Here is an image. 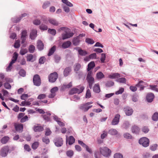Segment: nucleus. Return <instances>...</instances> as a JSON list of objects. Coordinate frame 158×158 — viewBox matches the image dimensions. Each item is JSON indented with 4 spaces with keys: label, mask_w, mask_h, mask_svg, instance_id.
<instances>
[{
    "label": "nucleus",
    "mask_w": 158,
    "mask_h": 158,
    "mask_svg": "<svg viewBox=\"0 0 158 158\" xmlns=\"http://www.w3.org/2000/svg\"><path fill=\"white\" fill-rule=\"evenodd\" d=\"M93 76V73L92 71H89L86 78L89 87L90 89H92L93 84L94 83V79Z\"/></svg>",
    "instance_id": "nucleus-1"
},
{
    "label": "nucleus",
    "mask_w": 158,
    "mask_h": 158,
    "mask_svg": "<svg viewBox=\"0 0 158 158\" xmlns=\"http://www.w3.org/2000/svg\"><path fill=\"white\" fill-rule=\"evenodd\" d=\"M99 151L101 154L105 157H108L110 156L111 151L107 147H100Z\"/></svg>",
    "instance_id": "nucleus-2"
},
{
    "label": "nucleus",
    "mask_w": 158,
    "mask_h": 158,
    "mask_svg": "<svg viewBox=\"0 0 158 158\" xmlns=\"http://www.w3.org/2000/svg\"><path fill=\"white\" fill-rule=\"evenodd\" d=\"M85 34H79L78 36L76 37H74L72 40L73 44L75 46L79 45L81 42L80 39L83 37L85 36Z\"/></svg>",
    "instance_id": "nucleus-3"
},
{
    "label": "nucleus",
    "mask_w": 158,
    "mask_h": 158,
    "mask_svg": "<svg viewBox=\"0 0 158 158\" xmlns=\"http://www.w3.org/2000/svg\"><path fill=\"white\" fill-rule=\"evenodd\" d=\"M84 88V86L79 85L77 86V88H73L70 91L69 94H73L75 93L79 94L83 92Z\"/></svg>",
    "instance_id": "nucleus-4"
},
{
    "label": "nucleus",
    "mask_w": 158,
    "mask_h": 158,
    "mask_svg": "<svg viewBox=\"0 0 158 158\" xmlns=\"http://www.w3.org/2000/svg\"><path fill=\"white\" fill-rule=\"evenodd\" d=\"M139 143L140 144L142 145L144 147H146L149 146V140L147 138L144 137L139 139Z\"/></svg>",
    "instance_id": "nucleus-5"
},
{
    "label": "nucleus",
    "mask_w": 158,
    "mask_h": 158,
    "mask_svg": "<svg viewBox=\"0 0 158 158\" xmlns=\"http://www.w3.org/2000/svg\"><path fill=\"white\" fill-rule=\"evenodd\" d=\"M33 81L34 85L36 86H39L41 85V79L38 74H35L33 76Z\"/></svg>",
    "instance_id": "nucleus-6"
},
{
    "label": "nucleus",
    "mask_w": 158,
    "mask_h": 158,
    "mask_svg": "<svg viewBox=\"0 0 158 158\" xmlns=\"http://www.w3.org/2000/svg\"><path fill=\"white\" fill-rule=\"evenodd\" d=\"M58 77V74L56 72L51 73L48 77L49 81L52 83L55 82L57 79Z\"/></svg>",
    "instance_id": "nucleus-7"
},
{
    "label": "nucleus",
    "mask_w": 158,
    "mask_h": 158,
    "mask_svg": "<svg viewBox=\"0 0 158 158\" xmlns=\"http://www.w3.org/2000/svg\"><path fill=\"white\" fill-rule=\"evenodd\" d=\"M55 145L57 147L61 146L63 143V141L62 138L60 137H57L53 140Z\"/></svg>",
    "instance_id": "nucleus-8"
},
{
    "label": "nucleus",
    "mask_w": 158,
    "mask_h": 158,
    "mask_svg": "<svg viewBox=\"0 0 158 158\" xmlns=\"http://www.w3.org/2000/svg\"><path fill=\"white\" fill-rule=\"evenodd\" d=\"M9 150L8 146H5L1 149L0 151V155L2 157H5L7 155Z\"/></svg>",
    "instance_id": "nucleus-9"
},
{
    "label": "nucleus",
    "mask_w": 158,
    "mask_h": 158,
    "mask_svg": "<svg viewBox=\"0 0 158 158\" xmlns=\"http://www.w3.org/2000/svg\"><path fill=\"white\" fill-rule=\"evenodd\" d=\"M58 90L57 87L55 86L52 88L50 90L51 94H49L48 97L50 98H52L54 97L56 95V92Z\"/></svg>",
    "instance_id": "nucleus-10"
},
{
    "label": "nucleus",
    "mask_w": 158,
    "mask_h": 158,
    "mask_svg": "<svg viewBox=\"0 0 158 158\" xmlns=\"http://www.w3.org/2000/svg\"><path fill=\"white\" fill-rule=\"evenodd\" d=\"M120 116L119 114H116L111 122V124L113 125H115L118 124Z\"/></svg>",
    "instance_id": "nucleus-11"
},
{
    "label": "nucleus",
    "mask_w": 158,
    "mask_h": 158,
    "mask_svg": "<svg viewBox=\"0 0 158 158\" xmlns=\"http://www.w3.org/2000/svg\"><path fill=\"white\" fill-rule=\"evenodd\" d=\"M123 110L127 116L131 115L133 112V109L130 107L126 106L123 108Z\"/></svg>",
    "instance_id": "nucleus-12"
},
{
    "label": "nucleus",
    "mask_w": 158,
    "mask_h": 158,
    "mask_svg": "<svg viewBox=\"0 0 158 158\" xmlns=\"http://www.w3.org/2000/svg\"><path fill=\"white\" fill-rule=\"evenodd\" d=\"M14 126L15 130L17 132H21L23 131V125L21 123H15Z\"/></svg>",
    "instance_id": "nucleus-13"
},
{
    "label": "nucleus",
    "mask_w": 158,
    "mask_h": 158,
    "mask_svg": "<svg viewBox=\"0 0 158 158\" xmlns=\"http://www.w3.org/2000/svg\"><path fill=\"white\" fill-rule=\"evenodd\" d=\"M92 107V105L89 106L86 103H85L81 105L79 108L81 110L85 112L88 111L89 109Z\"/></svg>",
    "instance_id": "nucleus-14"
},
{
    "label": "nucleus",
    "mask_w": 158,
    "mask_h": 158,
    "mask_svg": "<svg viewBox=\"0 0 158 158\" xmlns=\"http://www.w3.org/2000/svg\"><path fill=\"white\" fill-rule=\"evenodd\" d=\"M27 32L26 30H23L21 33V43L23 44L26 40V37L27 36Z\"/></svg>",
    "instance_id": "nucleus-15"
},
{
    "label": "nucleus",
    "mask_w": 158,
    "mask_h": 158,
    "mask_svg": "<svg viewBox=\"0 0 158 158\" xmlns=\"http://www.w3.org/2000/svg\"><path fill=\"white\" fill-rule=\"evenodd\" d=\"M74 34L72 32L69 33L66 32L62 35V38L63 40L72 37L73 35Z\"/></svg>",
    "instance_id": "nucleus-16"
},
{
    "label": "nucleus",
    "mask_w": 158,
    "mask_h": 158,
    "mask_svg": "<svg viewBox=\"0 0 158 158\" xmlns=\"http://www.w3.org/2000/svg\"><path fill=\"white\" fill-rule=\"evenodd\" d=\"M154 97V94L152 93H150L147 94L146 96V98L148 102H150L153 101Z\"/></svg>",
    "instance_id": "nucleus-17"
},
{
    "label": "nucleus",
    "mask_w": 158,
    "mask_h": 158,
    "mask_svg": "<svg viewBox=\"0 0 158 158\" xmlns=\"http://www.w3.org/2000/svg\"><path fill=\"white\" fill-rule=\"evenodd\" d=\"M48 21L50 24L54 26H57L59 24L58 22L56 19L53 18H49Z\"/></svg>",
    "instance_id": "nucleus-18"
},
{
    "label": "nucleus",
    "mask_w": 158,
    "mask_h": 158,
    "mask_svg": "<svg viewBox=\"0 0 158 158\" xmlns=\"http://www.w3.org/2000/svg\"><path fill=\"white\" fill-rule=\"evenodd\" d=\"M130 126V123L127 121H124L121 126L123 129L126 130L128 129Z\"/></svg>",
    "instance_id": "nucleus-19"
},
{
    "label": "nucleus",
    "mask_w": 158,
    "mask_h": 158,
    "mask_svg": "<svg viewBox=\"0 0 158 158\" xmlns=\"http://www.w3.org/2000/svg\"><path fill=\"white\" fill-rule=\"evenodd\" d=\"M37 31V30L33 29L32 30L30 35V37L31 40H34L36 37Z\"/></svg>",
    "instance_id": "nucleus-20"
},
{
    "label": "nucleus",
    "mask_w": 158,
    "mask_h": 158,
    "mask_svg": "<svg viewBox=\"0 0 158 158\" xmlns=\"http://www.w3.org/2000/svg\"><path fill=\"white\" fill-rule=\"evenodd\" d=\"M28 15L29 14H28L23 13L21 15L20 17L16 19V20H14V19H12V21L14 23H17L20 21L23 17L26 16H28Z\"/></svg>",
    "instance_id": "nucleus-21"
},
{
    "label": "nucleus",
    "mask_w": 158,
    "mask_h": 158,
    "mask_svg": "<svg viewBox=\"0 0 158 158\" xmlns=\"http://www.w3.org/2000/svg\"><path fill=\"white\" fill-rule=\"evenodd\" d=\"M71 45V42L69 41H67L63 43L62 45V47L63 48L65 49L69 48Z\"/></svg>",
    "instance_id": "nucleus-22"
},
{
    "label": "nucleus",
    "mask_w": 158,
    "mask_h": 158,
    "mask_svg": "<svg viewBox=\"0 0 158 158\" xmlns=\"http://www.w3.org/2000/svg\"><path fill=\"white\" fill-rule=\"evenodd\" d=\"M109 78L111 79L118 78L121 77L120 74L118 73H113L109 75Z\"/></svg>",
    "instance_id": "nucleus-23"
},
{
    "label": "nucleus",
    "mask_w": 158,
    "mask_h": 158,
    "mask_svg": "<svg viewBox=\"0 0 158 158\" xmlns=\"http://www.w3.org/2000/svg\"><path fill=\"white\" fill-rule=\"evenodd\" d=\"M71 71V69L70 67H66L64 71L63 74L64 76H68Z\"/></svg>",
    "instance_id": "nucleus-24"
},
{
    "label": "nucleus",
    "mask_w": 158,
    "mask_h": 158,
    "mask_svg": "<svg viewBox=\"0 0 158 158\" xmlns=\"http://www.w3.org/2000/svg\"><path fill=\"white\" fill-rule=\"evenodd\" d=\"M140 130V128L136 126H133L131 128L132 132L136 134H138Z\"/></svg>",
    "instance_id": "nucleus-25"
},
{
    "label": "nucleus",
    "mask_w": 158,
    "mask_h": 158,
    "mask_svg": "<svg viewBox=\"0 0 158 158\" xmlns=\"http://www.w3.org/2000/svg\"><path fill=\"white\" fill-rule=\"evenodd\" d=\"M75 141V139L72 136H70L69 139L66 137V142L67 143L69 141V145L73 144L74 143Z\"/></svg>",
    "instance_id": "nucleus-26"
},
{
    "label": "nucleus",
    "mask_w": 158,
    "mask_h": 158,
    "mask_svg": "<svg viewBox=\"0 0 158 158\" xmlns=\"http://www.w3.org/2000/svg\"><path fill=\"white\" fill-rule=\"evenodd\" d=\"M93 91L97 93L100 92V89L99 85L98 84H96L94 85L93 88Z\"/></svg>",
    "instance_id": "nucleus-27"
},
{
    "label": "nucleus",
    "mask_w": 158,
    "mask_h": 158,
    "mask_svg": "<svg viewBox=\"0 0 158 158\" xmlns=\"http://www.w3.org/2000/svg\"><path fill=\"white\" fill-rule=\"evenodd\" d=\"M37 44V48L39 50L41 51L43 49L44 45L42 41L40 40H38Z\"/></svg>",
    "instance_id": "nucleus-28"
},
{
    "label": "nucleus",
    "mask_w": 158,
    "mask_h": 158,
    "mask_svg": "<svg viewBox=\"0 0 158 158\" xmlns=\"http://www.w3.org/2000/svg\"><path fill=\"white\" fill-rule=\"evenodd\" d=\"M27 61H28L33 62L35 60V57H34L31 54H29L27 55Z\"/></svg>",
    "instance_id": "nucleus-29"
},
{
    "label": "nucleus",
    "mask_w": 158,
    "mask_h": 158,
    "mask_svg": "<svg viewBox=\"0 0 158 158\" xmlns=\"http://www.w3.org/2000/svg\"><path fill=\"white\" fill-rule=\"evenodd\" d=\"M95 66L94 62V61H91L90 62L88 65L87 70L88 71H91L90 70L93 69Z\"/></svg>",
    "instance_id": "nucleus-30"
},
{
    "label": "nucleus",
    "mask_w": 158,
    "mask_h": 158,
    "mask_svg": "<svg viewBox=\"0 0 158 158\" xmlns=\"http://www.w3.org/2000/svg\"><path fill=\"white\" fill-rule=\"evenodd\" d=\"M10 139L8 136H5L2 137L1 140V143L3 144H6Z\"/></svg>",
    "instance_id": "nucleus-31"
},
{
    "label": "nucleus",
    "mask_w": 158,
    "mask_h": 158,
    "mask_svg": "<svg viewBox=\"0 0 158 158\" xmlns=\"http://www.w3.org/2000/svg\"><path fill=\"white\" fill-rule=\"evenodd\" d=\"M56 47L55 46H53L49 50L48 55L49 56L52 55L56 50Z\"/></svg>",
    "instance_id": "nucleus-32"
},
{
    "label": "nucleus",
    "mask_w": 158,
    "mask_h": 158,
    "mask_svg": "<svg viewBox=\"0 0 158 158\" xmlns=\"http://www.w3.org/2000/svg\"><path fill=\"white\" fill-rule=\"evenodd\" d=\"M81 68V65L78 63L75 64L74 66V70L76 72L78 71Z\"/></svg>",
    "instance_id": "nucleus-33"
},
{
    "label": "nucleus",
    "mask_w": 158,
    "mask_h": 158,
    "mask_svg": "<svg viewBox=\"0 0 158 158\" xmlns=\"http://www.w3.org/2000/svg\"><path fill=\"white\" fill-rule=\"evenodd\" d=\"M34 130L35 132L41 131L43 130V128L41 126H35L34 128Z\"/></svg>",
    "instance_id": "nucleus-34"
},
{
    "label": "nucleus",
    "mask_w": 158,
    "mask_h": 158,
    "mask_svg": "<svg viewBox=\"0 0 158 158\" xmlns=\"http://www.w3.org/2000/svg\"><path fill=\"white\" fill-rule=\"evenodd\" d=\"M117 133V131L115 129H111L108 131V133L112 135H116Z\"/></svg>",
    "instance_id": "nucleus-35"
},
{
    "label": "nucleus",
    "mask_w": 158,
    "mask_h": 158,
    "mask_svg": "<svg viewBox=\"0 0 158 158\" xmlns=\"http://www.w3.org/2000/svg\"><path fill=\"white\" fill-rule=\"evenodd\" d=\"M152 120L154 121H157L158 120V113L155 112L152 116Z\"/></svg>",
    "instance_id": "nucleus-36"
},
{
    "label": "nucleus",
    "mask_w": 158,
    "mask_h": 158,
    "mask_svg": "<svg viewBox=\"0 0 158 158\" xmlns=\"http://www.w3.org/2000/svg\"><path fill=\"white\" fill-rule=\"evenodd\" d=\"M61 1L63 3L66 4L67 6L72 7L73 4L68 0H62Z\"/></svg>",
    "instance_id": "nucleus-37"
},
{
    "label": "nucleus",
    "mask_w": 158,
    "mask_h": 158,
    "mask_svg": "<svg viewBox=\"0 0 158 158\" xmlns=\"http://www.w3.org/2000/svg\"><path fill=\"white\" fill-rule=\"evenodd\" d=\"M50 5V2L49 1H46L44 2L42 7L44 9H45L48 7Z\"/></svg>",
    "instance_id": "nucleus-38"
},
{
    "label": "nucleus",
    "mask_w": 158,
    "mask_h": 158,
    "mask_svg": "<svg viewBox=\"0 0 158 158\" xmlns=\"http://www.w3.org/2000/svg\"><path fill=\"white\" fill-rule=\"evenodd\" d=\"M96 76L98 79H100L104 78V75L102 72H100L97 73Z\"/></svg>",
    "instance_id": "nucleus-39"
},
{
    "label": "nucleus",
    "mask_w": 158,
    "mask_h": 158,
    "mask_svg": "<svg viewBox=\"0 0 158 158\" xmlns=\"http://www.w3.org/2000/svg\"><path fill=\"white\" fill-rule=\"evenodd\" d=\"M116 81L121 83H126V79L124 77H122L119 78L117 79Z\"/></svg>",
    "instance_id": "nucleus-40"
},
{
    "label": "nucleus",
    "mask_w": 158,
    "mask_h": 158,
    "mask_svg": "<svg viewBox=\"0 0 158 158\" xmlns=\"http://www.w3.org/2000/svg\"><path fill=\"white\" fill-rule=\"evenodd\" d=\"M85 41L87 43L91 44H93L94 43V41L93 39L89 38H86Z\"/></svg>",
    "instance_id": "nucleus-41"
},
{
    "label": "nucleus",
    "mask_w": 158,
    "mask_h": 158,
    "mask_svg": "<svg viewBox=\"0 0 158 158\" xmlns=\"http://www.w3.org/2000/svg\"><path fill=\"white\" fill-rule=\"evenodd\" d=\"M114 82L111 81H107L105 84L106 86L107 87H110L114 85Z\"/></svg>",
    "instance_id": "nucleus-42"
},
{
    "label": "nucleus",
    "mask_w": 158,
    "mask_h": 158,
    "mask_svg": "<svg viewBox=\"0 0 158 158\" xmlns=\"http://www.w3.org/2000/svg\"><path fill=\"white\" fill-rule=\"evenodd\" d=\"M28 49L30 53H33L35 51V47L32 45H31L29 46Z\"/></svg>",
    "instance_id": "nucleus-43"
},
{
    "label": "nucleus",
    "mask_w": 158,
    "mask_h": 158,
    "mask_svg": "<svg viewBox=\"0 0 158 158\" xmlns=\"http://www.w3.org/2000/svg\"><path fill=\"white\" fill-rule=\"evenodd\" d=\"M158 145L156 144H154L150 146V148L152 151H155L157 149Z\"/></svg>",
    "instance_id": "nucleus-44"
},
{
    "label": "nucleus",
    "mask_w": 158,
    "mask_h": 158,
    "mask_svg": "<svg viewBox=\"0 0 158 158\" xmlns=\"http://www.w3.org/2000/svg\"><path fill=\"white\" fill-rule=\"evenodd\" d=\"M78 53L81 56H85L87 54V52L86 51L81 49V50H79Z\"/></svg>",
    "instance_id": "nucleus-45"
},
{
    "label": "nucleus",
    "mask_w": 158,
    "mask_h": 158,
    "mask_svg": "<svg viewBox=\"0 0 158 158\" xmlns=\"http://www.w3.org/2000/svg\"><path fill=\"white\" fill-rule=\"evenodd\" d=\"M145 83H146L143 81L141 80L139 81L138 83L136 85V86L138 87H140Z\"/></svg>",
    "instance_id": "nucleus-46"
},
{
    "label": "nucleus",
    "mask_w": 158,
    "mask_h": 158,
    "mask_svg": "<svg viewBox=\"0 0 158 158\" xmlns=\"http://www.w3.org/2000/svg\"><path fill=\"white\" fill-rule=\"evenodd\" d=\"M48 32L53 35H55L56 33V30L53 29H51L49 28L48 30Z\"/></svg>",
    "instance_id": "nucleus-47"
},
{
    "label": "nucleus",
    "mask_w": 158,
    "mask_h": 158,
    "mask_svg": "<svg viewBox=\"0 0 158 158\" xmlns=\"http://www.w3.org/2000/svg\"><path fill=\"white\" fill-rule=\"evenodd\" d=\"M124 137L127 139H131L132 138L131 135L128 133H126L123 135Z\"/></svg>",
    "instance_id": "nucleus-48"
},
{
    "label": "nucleus",
    "mask_w": 158,
    "mask_h": 158,
    "mask_svg": "<svg viewBox=\"0 0 158 158\" xmlns=\"http://www.w3.org/2000/svg\"><path fill=\"white\" fill-rule=\"evenodd\" d=\"M39 145V143L38 142H34L32 145V148L34 149H36L38 148Z\"/></svg>",
    "instance_id": "nucleus-49"
},
{
    "label": "nucleus",
    "mask_w": 158,
    "mask_h": 158,
    "mask_svg": "<svg viewBox=\"0 0 158 158\" xmlns=\"http://www.w3.org/2000/svg\"><path fill=\"white\" fill-rule=\"evenodd\" d=\"M62 6L64 10L66 12L68 13L70 11V9L68 6L64 5H63Z\"/></svg>",
    "instance_id": "nucleus-50"
},
{
    "label": "nucleus",
    "mask_w": 158,
    "mask_h": 158,
    "mask_svg": "<svg viewBox=\"0 0 158 158\" xmlns=\"http://www.w3.org/2000/svg\"><path fill=\"white\" fill-rule=\"evenodd\" d=\"M66 155L69 157H72L73 155V152L72 150L68 151L66 152Z\"/></svg>",
    "instance_id": "nucleus-51"
},
{
    "label": "nucleus",
    "mask_w": 158,
    "mask_h": 158,
    "mask_svg": "<svg viewBox=\"0 0 158 158\" xmlns=\"http://www.w3.org/2000/svg\"><path fill=\"white\" fill-rule=\"evenodd\" d=\"M142 131L144 133H147L149 131V129L148 127L144 126L142 128Z\"/></svg>",
    "instance_id": "nucleus-52"
},
{
    "label": "nucleus",
    "mask_w": 158,
    "mask_h": 158,
    "mask_svg": "<svg viewBox=\"0 0 158 158\" xmlns=\"http://www.w3.org/2000/svg\"><path fill=\"white\" fill-rule=\"evenodd\" d=\"M61 57L58 55H55L54 56V60L55 62L56 63H58L60 60Z\"/></svg>",
    "instance_id": "nucleus-53"
},
{
    "label": "nucleus",
    "mask_w": 158,
    "mask_h": 158,
    "mask_svg": "<svg viewBox=\"0 0 158 158\" xmlns=\"http://www.w3.org/2000/svg\"><path fill=\"white\" fill-rule=\"evenodd\" d=\"M106 56L105 53H102L101 54V56L100 58V60L102 63H103L104 62V61L106 59Z\"/></svg>",
    "instance_id": "nucleus-54"
},
{
    "label": "nucleus",
    "mask_w": 158,
    "mask_h": 158,
    "mask_svg": "<svg viewBox=\"0 0 158 158\" xmlns=\"http://www.w3.org/2000/svg\"><path fill=\"white\" fill-rule=\"evenodd\" d=\"M20 46V40H17L14 43V47L15 48H18Z\"/></svg>",
    "instance_id": "nucleus-55"
},
{
    "label": "nucleus",
    "mask_w": 158,
    "mask_h": 158,
    "mask_svg": "<svg viewBox=\"0 0 158 158\" xmlns=\"http://www.w3.org/2000/svg\"><path fill=\"white\" fill-rule=\"evenodd\" d=\"M19 75L22 77H24L26 75V72L23 69H21L19 71Z\"/></svg>",
    "instance_id": "nucleus-56"
},
{
    "label": "nucleus",
    "mask_w": 158,
    "mask_h": 158,
    "mask_svg": "<svg viewBox=\"0 0 158 158\" xmlns=\"http://www.w3.org/2000/svg\"><path fill=\"white\" fill-rule=\"evenodd\" d=\"M28 116L27 115H26L25 116L23 117L20 120V122L22 123H23L26 121H28Z\"/></svg>",
    "instance_id": "nucleus-57"
},
{
    "label": "nucleus",
    "mask_w": 158,
    "mask_h": 158,
    "mask_svg": "<svg viewBox=\"0 0 158 158\" xmlns=\"http://www.w3.org/2000/svg\"><path fill=\"white\" fill-rule=\"evenodd\" d=\"M40 29L41 30H46L48 29L47 26L44 24H42L40 26Z\"/></svg>",
    "instance_id": "nucleus-58"
},
{
    "label": "nucleus",
    "mask_w": 158,
    "mask_h": 158,
    "mask_svg": "<svg viewBox=\"0 0 158 158\" xmlns=\"http://www.w3.org/2000/svg\"><path fill=\"white\" fill-rule=\"evenodd\" d=\"M124 89L123 88H121L118 90L116 92L115 94L116 95L121 94L124 92Z\"/></svg>",
    "instance_id": "nucleus-59"
},
{
    "label": "nucleus",
    "mask_w": 158,
    "mask_h": 158,
    "mask_svg": "<svg viewBox=\"0 0 158 158\" xmlns=\"http://www.w3.org/2000/svg\"><path fill=\"white\" fill-rule=\"evenodd\" d=\"M157 86L156 85H150V87L152 90L158 92V89L157 88Z\"/></svg>",
    "instance_id": "nucleus-60"
},
{
    "label": "nucleus",
    "mask_w": 158,
    "mask_h": 158,
    "mask_svg": "<svg viewBox=\"0 0 158 158\" xmlns=\"http://www.w3.org/2000/svg\"><path fill=\"white\" fill-rule=\"evenodd\" d=\"M91 96V94L90 90L88 89L86 91L85 97L86 98H90Z\"/></svg>",
    "instance_id": "nucleus-61"
},
{
    "label": "nucleus",
    "mask_w": 158,
    "mask_h": 158,
    "mask_svg": "<svg viewBox=\"0 0 158 158\" xmlns=\"http://www.w3.org/2000/svg\"><path fill=\"white\" fill-rule=\"evenodd\" d=\"M42 141L46 144H48L50 142L49 139L46 137H45L43 138Z\"/></svg>",
    "instance_id": "nucleus-62"
},
{
    "label": "nucleus",
    "mask_w": 158,
    "mask_h": 158,
    "mask_svg": "<svg viewBox=\"0 0 158 158\" xmlns=\"http://www.w3.org/2000/svg\"><path fill=\"white\" fill-rule=\"evenodd\" d=\"M114 158H123V156L121 154L119 153H117L114 154Z\"/></svg>",
    "instance_id": "nucleus-63"
},
{
    "label": "nucleus",
    "mask_w": 158,
    "mask_h": 158,
    "mask_svg": "<svg viewBox=\"0 0 158 158\" xmlns=\"http://www.w3.org/2000/svg\"><path fill=\"white\" fill-rule=\"evenodd\" d=\"M45 60V58L44 57H41L39 60V63L41 64H43Z\"/></svg>",
    "instance_id": "nucleus-64"
}]
</instances>
